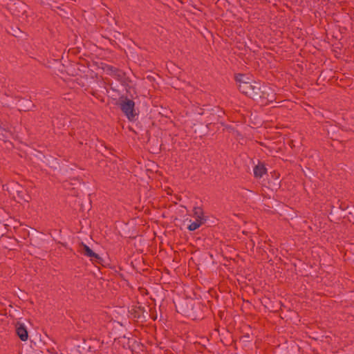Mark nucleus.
Instances as JSON below:
<instances>
[{"label": "nucleus", "instance_id": "1", "mask_svg": "<svg viewBox=\"0 0 354 354\" xmlns=\"http://www.w3.org/2000/svg\"><path fill=\"white\" fill-rule=\"evenodd\" d=\"M239 91L258 102L268 104L276 100V93L268 84L250 80L245 75L238 73L234 76Z\"/></svg>", "mask_w": 354, "mask_h": 354}, {"label": "nucleus", "instance_id": "2", "mask_svg": "<svg viewBox=\"0 0 354 354\" xmlns=\"http://www.w3.org/2000/svg\"><path fill=\"white\" fill-rule=\"evenodd\" d=\"M176 311L193 320L202 319L203 305L191 298H184L175 304Z\"/></svg>", "mask_w": 354, "mask_h": 354}, {"label": "nucleus", "instance_id": "3", "mask_svg": "<svg viewBox=\"0 0 354 354\" xmlns=\"http://www.w3.org/2000/svg\"><path fill=\"white\" fill-rule=\"evenodd\" d=\"M206 108H199L197 113L200 115L204 116V123L207 124L211 129H214V127L221 124L224 125L222 118L225 114L224 111L219 106L209 107L205 106Z\"/></svg>", "mask_w": 354, "mask_h": 354}, {"label": "nucleus", "instance_id": "4", "mask_svg": "<svg viewBox=\"0 0 354 354\" xmlns=\"http://www.w3.org/2000/svg\"><path fill=\"white\" fill-rule=\"evenodd\" d=\"M117 104L129 121L136 120L138 114L135 109V102L132 100L129 99L127 96L121 95Z\"/></svg>", "mask_w": 354, "mask_h": 354}, {"label": "nucleus", "instance_id": "5", "mask_svg": "<svg viewBox=\"0 0 354 354\" xmlns=\"http://www.w3.org/2000/svg\"><path fill=\"white\" fill-rule=\"evenodd\" d=\"M7 8L11 12V14L16 17H18L19 20L27 21V8L28 6L21 1L17 0L13 1L10 0L7 3Z\"/></svg>", "mask_w": 354, "mask_h": 354}, {"label": "nucleus", "instance_id": "6", "mask_svg": "<svg viewBox=\"0 0 354 354\" xmlns=\"http://www.w3.org/2000/svg\"><path fill=\"white\" fill-rule=\"evenodd\" d=\"M8 192L10 194L12 195L13 198L17 203H28L31 199V197L28 194L27 190L22 185H19L17 183H13L11 185L10 190H9Z\"/></svg>", "mask_w": 354, "mask_h": 354}, {"label": "nucleus", "instance_id": "7", "mask_svg": "<svg viewBox=\"0 0 354 354\" xmlns=\"http://www.w3.org/2000/svg\"><path fill=\"white\" fill-rule=\"evenodd\" d=\"M147 308H149L150 311L151 310V308H149V306L145 307L140 305H136L133 306L129 312L133 318L140 320L141 322H145L149 317Z\"/></svg>", "mask_w": 354, "mask_h": 354}, {"label": "nucleus", "instance_id": "8", "mask_svg": "<svg viewBox=\"0 0 354 354\" xmlns=\"http://www.w3.org/2000/svg\"><path fill=\"white\" fill-rule=\"evenodd\" d=\"M42 169L48 174L59 170L60 164L59 160L52 156L45 158L43 162Z\"/></svg>", "mask_w": 354, "mask_h": 354}, {"label": "nucleus", "instance_id": "9", "mask_svg": "<svg viewBox=\"0 0 354 354\" xmlns=\"http://www.w3.org/2000/svg\"><path fill=\"white\" fill-rule=\"evenodd\" d=\"M15 99L17 100L19 110L20 111H32L36 108V105L32 103L30 97L26 98L17 96L15 97Z\"/></svg>", "mask_w": 354, "mask_h": 354}, {"label": "nucleus", "instance_id": "10", "mask_svg": "<svg viewBox=\"0 0 354 354\" xmlns=\"http://www.w3.org/2000/svg\"><path fill=\"white\" fill-rule=\"evenodd\" d=\"M117 73L118 74H115L114 77L119 81L123 86H124L127 93H130V89L132 88V86L130 85L131 80L127 76L126 73L122 70L117 71Z\"/></svg>", "mask_w": 354, "mask_h": 354}, {"label": "nucleus", "instance_id": "11", "mask_svg": "<svg viewBox=\"0 0 354 354\" xmlns=\"http://www.w3.org/2000/svg\"><path fill=\"white\" fill-rule=\"evenodd\" d=\"M12 136L11 126L0 121V140L6 142L12 138Z\"/></svg>", "mask_w": 354, "mask_h": 354}, {"label": "nucleus", "instance_id": "12", "mask_svg": "<svg viewBox=\"0 0 354 354\" xmlns=\"http://www.w3.org/2000/svg\"><path fill=\"white\" fill-rule=\"evenodd\" d=\"M204 122L195 123L194 124L192 128L194 129V132L198 135L200 138H203L208 134L209 131H215V129H211L207 124L203 125Z\"/></svg>", "mask_w": 354, "mask_h": 354}, {"label": "nucleus", "instance_id": "13", "mask_svg": "<svg viewBox=\"0 0 354 354\" xmlns=\"http://www.w3.org/2000/svg\"><path fill=\"white\" fill-rule=\"evenodd\" d=\"M15 333L17 337L23 342H26L28 339V332L23 323L17 322L15 324Z\"/></svg>", "mask_w": 354, "mask_h": 354}, {"label": "nucleus", "instance_id": "14", "mask_svg": "<svg viewBox=\"0 0 354 354\" xmlns=\"http://www.w3.org/2000/svg\"><path fill=\"white\" fill-rule=\"evenodd\" d=\"M272 179L268 180V187L272 190H277L281 187V181L279 180V173L273 171L270 173Z\"/></svg>", "mask_w": 354, "mask_h": 354}, {"label": "nucleus", "instance_id": "15", "mask_svg": "<svg viewBox=\"0 0 354 354\" xmlns=\"http://www.w3.org/2000/svg\"><path fill=\"white\" fill-rule=\"evenodd\" d=\"M266 172L267 169L263 162H259L258 165L254 167V176L255 178H261Z\"/></svg>", "mask_w": 354, "mask_h": 354}, {"label": "nucleus", "instance_id": "16", "mask_svg": "<svg viewBox=\"0 0 354 354\" xmlns=\"http://www.w3.org/2000/svg\"><path fill=\"white\" fill-rule=\"evenodd\" d=\"M348 207V203L337 200L335 203H332V208H334V213L336 214L338 209L342 211L346 210Z\"/></svg>", "mask_w": 354, "mask_h": 354}, {"label": "nucleus", "instance_id": "17", "mask_svg": "<svg viewBox=\"0 0 354 354\" xmlns=\"http://www.w3.org/2000/svg\"><path fill=\"white\" fill-rule=\"evenodd\" d=\"M79 252L84 254L86 257H91L92 255H94V252L93 250H91L86 244L81 242L80 244Z\"/></svg>", "mask_w": 354, "mask_h": 354}, {"label": "nucleus", "instance_id": "18", "mask_svg": "<svg viewBox=\"0 0 354 354\" xmlns=\"http://www.w3.org/2000/svg\"><path fill=\"white\" fill-rule=\"evenodd\" d=\"M300 347L295 342L288 344L286 349V354H299Z\"/></svg>", "mask_w": 354, "mask_h": 354}, {"label": "nucleus", "instance_id": "19", "mask_svg": "<svg viewBox=\"0 0 354 354\" xmlns=\"http://www.w3.org/2000/svg\"><path fill=\"white\" fill-rule=\"evenodd\" d=\"M194 215L196 217V219L201 220L205 223L206 221L205 217L203 216V210L200 207H195L193 209Z\"/></svg>", "mask_w": 354, "mask_h": 354}, {"label": "nucleus", "instance_id": "20", "mask_svg": "<svg viewBox=\"0 0 354 354\" xmlns=\"http://www.w3.org/2000/svg\"><path fill=\"white\" fill-rule=\"evenodd\" d=\"M203 221L201 220L196 219L194 222H192L190 225H188L187 229L189 231H194L200 227V226L203 224Z\"/></svg>", "mask_w": 354, "mask_h": 354}, {"label": "nucleus", "instance_id": "21", "mask_svg": "<svg viewBox=\"0 0 354 354\" xmlns=\"http://www.w3.org/2000/svg\"><path fill=\"white\" fill-rule=\"evenodd\" d=\"M77 184H81V182H80V180L77 178H71L69 180H65L64 182V187L65 188H69V186L70 185H77Z\"/></svg>", "mask_w": 354, "mask_h": 354}, {"label": "nucleus", "instance_id": "22", "mask_svg": "<svg viewBox=\"0 0 354 354\" xmlns=\"http://www.w3.org/2000/svg\"><path fill=\"white\" fill-rule=\"evenodd\" d=\"M91 260L93 261V263L102 264L103 259L100 255L95 252H94V255H92L91 257H90Z\"/></svg>", "mask_w": 354, "mask_h": 354}, {"label": "nucleus", "instance_id": "23", "mask_svg": "<svg viewBox=\"0 0 354 354\" xmlns=\"http://www.w3.org/2000/svg\"><path fill=\"white\" fill-rule=\"evenodd\" d=\"M346 210H348V215L351 216V218H348L349 221H354V205L348 203V207ZM353 223L354 224V221H353Z\"/></svg>", "mask_w": 354, "mask_h": 354}, {"label": "nucleus", "instance_id": "24", "mask_svg": "<svg viewBox=\"0 0 354 354\" xmlns=\"http://www.w3.org/2000/svg\"><path fill=\"white\" fill-rule=\"evenodd\" d=\"M107 70L111 72V75H113V77L115 76V74H118L117 71H121V69L115 68V67H114L113 66H107Z\"/></svg>", "mask_w": 354, "mask_h": 354}, {"label": "nucleus", "instance_id": "25", "mask_svg": "<svg viewBox=\"0 0 354 354\" xmlns=\"http://www.w3.org/2000/svg\"><path fill=\"white\" fill-rule=\"evenodd\" d=\"M257 250H258V252L261 254L262 255L264 254V253H267L266 252V250L264 248L263 246H260V247H258L257 248Z\"/></svg>", "mask_w": 354, "mask_h": 354}, {"label": "nucleus", "instance_id": "26", "mask_svg": "<svg viewBox=\"0 0 354 354\" xmlns=\"http://www.w3.org/2000/svg\"><path fill=\"white\" fill-rule=\"evenodd\" d=\"M20 32H21V30H19V28H17V29L14 30V32L12 33V35H14L15 37H17V34Z\"/></svg>", "mask_w": 354, "mask_h": 354}, {"label": "nucleus", "instance_id": "27", "mask_svg": "<svg viewBox=\"0 0 354 354\" xmlns=\"http://www.w3.org/2000/svg\"><path fill=\"white\" fill-rule=\"evenodd\" d=\"M18 291H19V294L18 295V297L21 299V297H23V295H22V293H21V292H22V291H21V289H19V288L18 289Z\"/></svg>", "mask_w": 354, "mask_h": 354}, {"label": "nucleus", "instance_id": "28", "mask_svg": "<svg viewBox=\"0 0 354 354\" xmlns=\"http://www.w3.org/2000/svg\"><path fill=\"white\" fill-rule=\"evenodd\" d=\"M54 8H57V9L60 10L61 11H63V12H64V13H66V12L64 9L61 8L60 6H55Z\"/></svg>", "mask_w": 354, "mask_h": 354}, {"label": "nucleus", "instance_id": "29", "mask_svg": "<svg viewBox=\"0 0 354 354\" xmlns=\"http://www.w3.org/2000/svg\"><path fill=\"white\" fill-rule=\"evenodd\" d=\"M0 315H6V310L4 309L2 311H0Z\"/></svg>", "mask_w": 354, "mask_h": 354}, {"label": "nucleus", "instance_id": "30", "mask_svg": "<svg viewBox=\"0 0 354 354\" xmlns=\"http://www.w3.org/2000/svg\"><path fill=\"white\" fill-rule=\"evenodd\" d=\"M90 93H91L92 95H93V96H95V95H96V94H97L96 91H90Z\"/></svg>", "mask_w": 354, "mask_h": 354}, {"label": "nucleus", "instance_id": "31", "mask_svg": "<svg viewBox=\"0 0 354 354\" xmlns=\"http://www.w3.org/2000/svg\"><path fill=\"white\" fill-rule=\"evenodd\" d=\"M149 316L151 317V318L153 319V320H156V316H155V315H149Z\"/></svg>", "mask_w": 354, "mask_h": 354}, {"label": "nucleus", "instance_id": "32", "mask_svg": "<svg viewBox=\"0 0 354 354\" xmlns=\"http://www.w3.org/2000/svg\"><path fill=\"white\" fill-rule=\"evenodd\" d=\"M333 212H334V208H332V204L330 205V214H331L333 213Z\"/></svg>", "mask_w": 354, "mask_h": 354}, {"label": "nucleus", "instance_id": "33", "mask_svg": "<svg viewBox=\"0 0 354 354\" xmlns=\"http://www.w3.org/2000/svg\"><path fill=\"white\" fill-rule=\"evenodd\" d=\"M32 232L35 233V231L33 229H32Z\"/></svg>", "mask_w": 354, "mask_h": 354}, {"label": "nucleus", "instance_id": "34", "mask_svg": "<svg viewBox=\"0 0 354 354\" xmlns=\"http://www.w3.org/2000/svg\"><path fill=\"white\" fill-rule=\"evenodd\" d=\"M63 11H61V13H59V15H62Z\"/></svg>", "mask_w": 354, "mask_h": 354}, {"label": "nucleus", "instance_id": "35", "mask_svg": "<svg viewBox=\"0 0 354 354\" xmlns=\"http://www.w3.org/2000/svg\"><path fill=\"white\" fill-rule=\"evenodd\" d=\"M63 11H61V13H59V15H62Z\"/></svg>", "mask_w": 354, "mask_h": 354}, {"label": "nucleus", "instance_id": "36", "mask_svg": "<svg viewBox=\"0 0 354 354\" xmlns=\"http://www.w3.org/2000/svg\"><path fill=\"white\" fill-rule=\"evenodd\" d=\"M0 321H3V319H0Z\"/></svg>", "mask_w": 354, "mask_h": 354}, {"label": "nucleus", "instance_id": "37", "mask_svg": "<svg viewBox=\"0 0 354 354\" xmlns=\"http://www.w3.org/2000/svg\"><path fill=\"white\" fill-rule=\"evenodd\" d=\"M0 321H3V319H0Z\"/></svg>", "mask_w": 354, "mask_h": 354}]
</instances>
